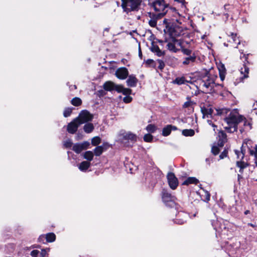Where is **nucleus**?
Listing matches in <instances>:
<instances>
[{
  "label": "nucleus",
  "instance_id": "4d7b16f0",
  "mask_svg": "<svg viewBox=\"0 0 257 257\" xmlns=\"http://www.w3.org/2000/svg\"><path fill=\"white\" fill-rule=\"evenodd\" d=\"M229 6L228 5H224V9H225V10H228V7Z\"/></svg>",
  "mask_w": 257,
  "mask_h": 257
},
{
  "label": "nucleus",
  "instance_id": "49530a36",
  "mask_svg": "<svg viewBox=\"0 0 257 257\" xmlns=\"http://www.w3.org/2000/svg\"><path fill=\"white\" fill-rule=\"evenodd\" d=\"M227 152L226 150H224L223 152L221 153V154L219 156V158L220 159H222L226 157L227 156Z\"/></svg>",
  "mask_w": 257,
  "mask_h": 257
},
{
  "label": "nucleus",
  "instance_id": "c756f323",
  "mask_svg": "<svg viewBox=\"0 0 257 257\" xmlns=\"http://www.w3.org/2000/svg\"><path fill=\"white\" fill-rule=\"evenodd\" d=\"M182 134L185 136H190V137H191V136H193L195 134V132H194V131L193 130H192V129H189V130H187V129H186V130H184L182 131Z\"/></svg>",
  "mask_w": 257,
  "mask_h": 257
},
{
  "label": "nucleus",
  "instance_id": "58836bf2",
  "mask_svg": "<svg viewBox=\"0 0 257 257\" xmlns=\"http://www.w3.org/2000/svg\"><path fill=\"white\" fill-rule=\"evenodd\" d=\"M72 108H66L63 112V115L64 117H67L70 115L72 112Z\"/></svg>",
  "mask_w": 257,
  "mask_h": 257
},
{
  "label": "nucleus",
  "instance_id": "ea45409f",
  "mask_svg": "<svg viewBox=\"0 0 257 257\" xmlns=\"http://www.w3.org/2000/svg\"><path fill=\"white\" fill-rule=\"evenodd\" d=\"M144 140L146 142H151L153 140V136L151 134H146L144 137Z\"/></svg>",
  "mask_w": 257,
  "mask_h": 257
},
{
  "label": "nucleus",
  "instance_id": "393cba45",
  "mask_svg": "<svg viewBox=\"0 0 257 257\" xmlns=\"http://www.w3.org/2000/svg\"><path fill=\"white\" fill-rule=\"evenodd\" d=\"M90 166V163L88 161H83L79 165L78 168L81 171H86Z\"/></svg>",
  "mask_w": 257,
  "mask_h": 257
},
{
  "label": "nucleus",
  "instance_id": "f704fd0d",
  "mask_svg": "<svg viewBox=\"0 0 257 257\" xmlns=\"http://www.w3.org/2000/svg\"><path fill=\"white\" fill-rule=\"evenodd\" d=\"M185 80L184 77H177L173 81V83L174 84L181 85L184 84L185 83Z\"/></svg>",
  "mask_w": 257,
  "mask_h": 257
},
{
  "label": "nucleus",
  "instance_id": "13d9d810",
  "mask_svg": "<svg viewBox=\"0 0 257 257\" xmlns=\"http://www.w3.org/2000/svg\"><path fill=\"white\" fill-rule=\"evenodd\" d=\"M249 213V210H246L245 212H244V214L245 215L248 214Z\"/></svg>",
  "mask_w": 257,
  "mask_h": 257
},
{
  "label": "nucleus",
  "instance_id": "e2e57ef3",
  "mask_svg": "<svg viewBox=\"0 0 257 257\" xmlns=\"http://www.w3.org/2000/svg\"><path fill=\"white\" fill-rule=\"evenodd\" d=\"M205 35L202 36V39H204L205 38Z\"/></svg>",
  "mask_w": 257,
  "mask_h": 257
},
{
  "label": "nucleus",
  "instance_id": "de8ad7c7",
  "mask_svg": "<svg viewBox=\"0 0 257 257\" xmlns=\"http://www.w3.org/2000/svg\"><path fill=\"white\" fill-rule=\"evenodd\" d=\"M39 252V251L37 250H33L31 251V255L33 257H36L38 255Z\"/></svg>",
  "mask_w": 257,
  "mask_h": 257
},
{
  "label": "nucleus",
  "instance_id": "a18cd8bd",
  "mask_svg": "<svg viewBox=\"0 0 257 257\" xmlns=\"http://www.w3.org/2000/svg\"><path fill=\"white\" fill-rule=\"evenodd\" d=\"M158 63L159 65L158 66V68L160 69H163L165 66V64L164 62L161 60H158Z\"/></svg>",
  "mask_w": 257,
  "mask_h": 257
},
{
  "label": "nucleus",
  "instance_id": "c9c22d12",
  "mask_svg": "<svg viewBox=\"0 0 257 257\" xmlns=\"http://www.w3.org/2000/svg\"><path fill=\"white\" fill-rule=\"evenodd\" d=\"M147 131L151 133H154L156 130V126L154 124H149L146 127Z\"/></svg>",
  "mask_w": 257,
  "mask_h": 257
},
{
  "label": "nucleus",
  "instance_id": "4be33fe9",
  "mask_svg": "<svg viewBox=\"0 0 257 257\" xmlns=\"http://www.w3.org/2000/svg\"><path fill=\"white\" fill-rule=\"evenodd\" d=\"M107 149V145L104 144L96 147L94 150V154L96 156H100L103 152Z\"/></svg>",
  "mask_w": 257,
  "mask_h": 257
},
{
  "label": "nucleus",
  "instance_id": "dca6fc26",
  "mask_svg": "<svg viewBox=\"0 0 257 257\" xmlns=\"http://www.w3.org/2000/svg\"><path fill=\"white\" fill-rule=\"evenodd\" d=\"M196 56L194 53L190 56L186 57L182 62L184 65H187L193 63L196 60Z\"/></svg>",
  "mask_w": 257,
  "mask_h": 257
},
{
  "label": "nucleus",
  "instance_id": "423d86ee",
  "mask_svg": "<svg viewBox=\"0 0 257 257\" xmlns=\"http://www.w3.org/2000/svg\"><path fill=\"white\" fill-rule=\"evenodd\" d=\"M167 42V48L171 52L176 53L182 48V42L180 40L172 38Z\"/></svg>",
  "mask_w": 257,
  "mask_h": 257
},
{
  "label": "nucleus",
  "instance_id": "7ed1b4c3",
  "mask_svg": "<svg viewBox=\"0 0 257 257\" xmlns=\"http://www.w3.org/2000/svg\"><path fill=\"white\" fill-rule=\"evenodd\" d=\"M158 17H163L167 13V5L164 0H156L151 4Z\"/></svg>",
  "mask_w": 257,
  "mask_h": 257
},
{
  "label": "nucleus",
  "instance_id": "680f3d73",
  "mask_svg": "<svg viewBox=\"0 0 257 257\" xmlns=\"http://www.w3.org/2000/svg\"><path fill=\"white\" fill-rule=\"evenodd\" d=\"M249 225H250V226H252V227H254V225H253V224H251V223L249 224Z\"/></svg>",
  "mask_w": 257,
  "mask_h": 257
},
{
  "label": "nucleus",
  "instance_id": "f257e3e1",
  "mask_svg": "<svg viewBox=\"0 0 257 257\" xmlns=\"http://www.w3.org/2000/svg\"><path fill=\"white\" fill-rule=\"evenodd\" d=\"M217 75L212 71H210L202 76L199 80V87L206 93L215 92L216 90L215 87L219 86L215 82Z\"/></svg>",
  "mask_w": 257,
  "mask_h": 257
},
{
  "label": "nucleus",
  "instance_id": "9b49d317",
  "mask_svg": "<svg viewBox=\"0 0 257 257\" xmlns=\"http://www.w3.org/2000/svg\"><path fill=\"white\" fill-rule=\"evenodd\" d=\"M115 75L118 79H125L128 75V71L125 67H120L116 70Z\"/></svg>",
  "mask_w": 257,
  "mask_h": 257
},
{
  "label": "nucleus",
  "instance_id": "f03ea898",
  "mask_svg": "<svg viewBox=\"0 0 257 257\" xmlns=\"http://www.w3.org/2000/svg\"><path fill=\"white\" fill-rule=\"evenodd\" d=\"M243 119V116L240 115L237 109L229 111V113L224 118V121L227 125L224 128L228 133H233L237 130V125L241 122Z\"/></svg>",
  "mask_w": 257,
  "mask_h": 257
},
{
  "label": "nucleus",
  "instance_id": "a211bd4d",
  "mask_svg": "<svg viewBox=\"0 0 257 257\" xmlns=\"http://www.w3.org/2000/svg\"><path fill=\"white\" fill-rule=\"evenodd\" d=\"M201 111L203 115L204 118H211L212 117V114L213 110L210 107L208 108H201Z\"/></svg>",
  "mask_w": 257,
  "mask_h": 257
},
{
  "label": "nucleus",
  "instance_id": "a19ab883",
  "mask_svg": "<svg viewBox=\"0 0 257 257\" xmlns=\"http://www.w3.org/2000/svg\"><path fill=\"white\" fill-rule=\"evenodd\" d=\"M64 146L66 148H70L72 145V142L70 139H68L64 142Z\"/></svg>",
  "mask_w": 257,
  "mask_h": 257
},
{
  "label": "nucleus",
  "instance_id": "c85d7f7f",
  "mask_svg": "<svg viewBox=\"0 0 257 257\" xmlns=\"http://www.w3.org/2000/svg\"><path fill=\"white\" fill-rule=\"evenodd\" d=\"M83 129L86 133H90L94 130V126L92 123H88L84 125Z\"/></svg>",
  "mask_w": 257,
  "mask_h": 257
},
{
  "label": "nucleus",
  "instance_id": "5fc2aeb1",
  "mask_svg": "<svg viewBox=\"0 0 257 257\" xmlns=\"http://www.w3.org/2000/svg\"><path fill=\"white\" fill-rule=\"evenodd\" d=\"M253 106L254 109L257 110V102H256L255 103H254Z\"/></svg>",
  "mask_w": 257,
  "mask_h": 257
},
{
  "label": "nucleus",
  "instance_id": "09e8293b",
  "mask_svg": "<svg viewBox=\"0 0 257 257\" xmlns=\"http://www.w3.org/2000/svg\"><path fill=\"white\" fill-rule=\"evenodd\" d=\"M186 221L184 219H176V222L178 223V224H183Z\"/></svg>",
  "mask_w": 257,
  "mask_h": 257
},
{
  "label": "nucleus",
  "instance_id": "f3484780",
  "mask_svg": "<svg viewBox=\"0 0 257 257\" xmlns=\"http://www.w3.org/2000/svg\"><path fill=\"white\" fill-rule=\"evenodd\" d=\"M150 17L151 19L149 21V24L150 26L152 27H155L157 25V20L158 19H160L162 17H158L157 14L150 13Z\"/></svg>",
  "mask_w": 257,
  "mask_h": 257
},
{
  "label": "nucleus",
  "instance_id": "f8f14e48",
  "mask_svg": "<svg viewBox=\"0 0 257 257\" xmlns=\"http://www.w3.org/2000/svg\"><path fill=\"white\" fill-rule=\"evenodd\" d=\"M218 146L222 147L227 141L226 135L222 131H220L218 133Z\"/></svg>",
  "mask_w": 257,
  "mask_h": 257
},
{
  "label": "nucleus",
  "instance_id": "412c9836",
  "mask_svg": "<svg viewBox=\"0 0 257 257\" xmlns=\"http://www.w3.org/2000/svg\"><path fill=\"white\" fill-rule=\"evenodd\" d=\"M218 69L219 73L220 78L221 81H223L226 74V69L224 65L222 64H220L218 66Z\"/></svg>",
  "mask_w": 257,
  "mask_h": 257
},
{
  "label": "nucleus",
  "instance_id": "1a4fd4ad",
  "mask_svg": "<svg viewBox=\"0 0 257 257\" xmlns=\"http://www.w3.org/2000/svg\"><path fill=\"white\" fill-rule=\"evenodd\" d=\"M90 144L88 142H84L82 143H76L73 146L72 150L77 154L88 148Z\"/></svg>",
  "mask_w": 257,
  "mask_h": 257
},
{
  "label": "nucleus",
  "instance_id": "aec40b11",
  "mask_svg": "<svg viewBox=\"0 0 257 257\" xmlns=\"http://www.w3.org/2000/svg\"><path fill=\"white\" fill-rule=\"evenodd\" d=\"M116 91L119 93L121 92L124 95H128L131 93L132 90L129 88H124L121 85H118L116 87Z\"/></svg>",
  "mask_w": 257,
  "mask_h": 257
},
{
  "label": "nucleus",
  "instance_id": "bf43d9fd",
  "mask_svg": "<svg viewBox=\"0 0 257 257\" xmlns=\"http://www.w3.org/2000/svg\"><path fill=\"white\" fill-rule=\"evenodd\" d=\"M139 56H140V57H141L142 56V52H141L140 49L139 50Z\"/></svg>",
  "mask_w": 257,
  "mask_h": 257
},
{
  "label": "nucleus",
  "instance_id": "ddd939ff",
  "mask_svg": "<svg viewBox=\"0 0 257 257\" xmlns=\"http://www.w3.org/2000/svg\"><path fill=\"white\" fill-rule=\"evenodd\" d=\"M162 199L164 202H168L170 201H174L175 197L171 195L166 191H164L162 193Z\"/></svg>",
  "mask_w": 257,
  "mask_h": 257
},
{
  "label": "nucleus",
  "instance_id": "8fccbe9b",
  "mask_svg": "<svg viewBox=\"0 0 257 257\" xmlns=\"http://www.w3.org/2000/svg\"><path fill=\"white\" fill-rule=\"evenodd\" d=\"M205 198H206L207 201H208L210 200V194L207 191H206L205 192Z\"/></svg>",
  "mask_w": 257,
  "mask_h": 257
},
{
  "label": "nucleus",
  "instance_id": "052dcab7",
  "mask_svg": "<svg viewBox=\"0 0 257 257\" xmlns=\"http://www.w3.org/2000/svg\"><path fill=\"white\" fill-rule=\"evenodd\" d=\"M254 203L255 205H257V199L254 201Z\"/></svg>",
  "mask_w": 257,
  "mask_h": 257
},
{
  "label": "nucleus",
  "instance_id": "6e6552de",
  "mask_svg": "<svg viewBox=\"0 0 257 257\" xmlns=\"http://www.w3.org/2000/svg\"><path fill=\"white\" fill-rule=\"evenodd\" d=\"M167 179L170 188L175 189L178 185V181L174 174L169 173L167 175Z\"/></svg>",
  "mask_w": 257,
  "mask_h": 257
},
{
  "label": "nucleus",
  "instance_id": "4c0bfd02",
  "mask_svg": "<svg viewBox=\"0 0 257 257\" xmlns=\"http://www.w3.org/2000/svg\"><path fill=\"white\" fill-rule=\"evenodd\" d=\"M243 122V125L247 128L248 130H250L251 128V123L246 120V119L243 117V120L241 121V122Z\"/></svg>",
  "mask_w": 257,
  "mask_h": 257
},
{
  "label": "nucleus",
  "instance_id": "4468645a",
  "mask_svg": "<svg viewBox=\"0 0 257 257\" xmlns=\"http://www.w3.org/2000/svg\"><path fill=\"white\" fill-rule=\"evenodd\" d=\"M150 49L152 52L156 53V55L159 57L163 56L165 54L164 51H161L159 47L157 45H155L154 43H152Z\"/></svg>",
  "mask_w": 257,
  "mask_h": 257
},
{
  "label": "nucleus",
  "instance_id": "0e129e2a",
  "mask_svg": "<svg viewBox=\"0 0 257 257\" xmlns=\"http://www.w3.org/2000/svg\"><path fill=\"white\" fill-rule=\"evenodd\" d=\"M238 179L240 177V175H238Z\"/></svg>",
  "mask_w": 257,
  "mask_h": 257
},
{
  "label": "nucleus",
  "instance_id": "0eeeda50",
  "mask_svg": "<svg viewBox=\"0 0 257 257\" xmlns=\"http://www.w3.org/2000/svg\"><path fill=\"white\" fill-rule=\"evenodd\" d=\"M92 118V115L87 110H82L79 116L76 118V119H78V121L80 124L90 121Z\"/></svg>",
  "mask_w": 257,
  "mask_h": 257
},
{
  "label": "nucleus",
  "instance_id": "a878e982",
  "mask_svg": "<svg viewBox=\"0 0 257 257\" xmlns=\"http://www.w3.org/2000/svg\"><path fill=\"white\" fill-rule=\"evenodd\" d=\"M198 180L195 177H188L183 182L182 185H188L191 184H196L198 183Z\"/></svg>",
  "mask_w": 257,
  "mask_h": 257
},
{
  "label": "nucleus",
  "instance_id": "6e6d98bb",
  "mask_svg": "<svg viewBox=\"0 0 257 257\" xmlns=\"http://www.w3.org/2000/svg\"><path fill=\"white\" fill-rule=\"evenodd\" d=\"M177 129L176 127L173 125H172L171 131L172 130H176Z\"/></svg>",
  "mask_w": 257,
  "mask_h": 257
},
{
  "label": "nucleus",
  "instance_id": "2f4dec72",
  "mask_svg": "<svg viewBox=\"0 0 257 257\" xmlns=\"http://www.w3.org/2000/svg\"><path fill=\"white\" fill-rule=\"evenodd\" d=\"M236 165L238 167L240 168L239 171L240 172H242V170L248 166V164L244 162L237 161L236 162Z\"/></svg>",
  "mask_w": 257,
  "mask_h": 257
},
{
  "label": "nucleus",
  "instance_id": "72a5a7b5",
  "mask_svg": "<svg viewBox=\"0 0 257 257\" xmlns=\"http://www.w3.org/2000/svg\"><path fill=\"white\" fill-rule=\"evenodd\" d=\"M101 142V139L98 137H95L91 140V144L93 146H96L99 144Z\"/></svg>",
  "mask_w": 257,
  "mask_h": 257
},
{
  "label": "nucleus",
  "instance_id": "603ef678",
  "mask_svg": "<svg viewBox=\"0 0 257 257\" xmlns=\"http://www.w3.org/2000/svg\"><path fill=\"white\" fill-rule=\"evenodd\" d=\"M231 38L234 42L236 41L238 38H236V35L234 34H231Z\"/></svg>",
  "mask_w": 257,
  "mask_h": 257
},
{
  "label": "nucleus",
  "instance_id": "cd10ccee",
  "mask_svg": "<svg viewBox=\"0 0 257 257\" xmlns=\"http://www.w3.org/2000/svg\"><path fill=\"white\" fill-rule=\"evenodd\" d=\"M93 153L91 151H86L83 154V157L84 159H86L88 162H90L93 160Z\"/></svg>",
  "mask_w": 257,
  "mask_h": 257
},
{
  "label": "nucleus",
  "instance_id": "473e14b6",
  "mask_svg": "<svg viewBox=\"0 0 257 257\" xmlns=\"http://www.w3.org/2000/svg\"><path fill=\"white\" fill-rule=\"evenodd\" d=\"M71 103L74 106H79L82 103V101L80 98L78 97H75L71 100Z\"/></svg>",
  "mask_w": 257,
  "mask_h": 257
},
{
  "label": "nucleus",
  "instance_id": "2eb2a0df",
  "mask_svg": "<svg viewBox=\"0 0 257 257\" xmlns=\"http://www.w3.org/2000/svg\"><path fill=\"white\" fill-rule=\"evenodd\" d=\"M118 85L115 84L111 81L106 82L103 85V88L105 90L112 91L115 90L116 91V87Z\"/></svg>",
  "mask_w": 257,
  "mask_h": 257
},
{
  "label": "nucleus",
  "instance_id": "5701e85b",
  "mask_svg": "<svg viewBox=\"0 0 257 257\" xmlns=\"http://www.w3.org/2000/svg\"><path fill=\"white\" fill-rule=\"evenodd\" d=\"M138 80L136 77L133 75H130L126 81L127 84L130 87H135L137 85Z\"/></svg>",
  "mask_w": 257,
  "mask_h": 257
},
{
  "label": "nucleus",
  "instance_id": "c03bdc74",
  "mask_svg": "<svg viewBox=\"0 0 257 257\" xmlns=\"http://www.w3.org/2000/svg\"><path fill=\"white\" fill-rule=\"evenodd\" d=\"M193 102L191 101H187L185 102L183 104V107L185 108H188L192 106Z\"/></svg>",
  "mask_w": 257,
  "mask_h": 257
},
{
  "label": "nucleus",
  "instance_id": "37998d69",
  "mask_svg": "<svg viewBox=\"0 0 257 257\" xmlns=\"http://www.w3.org/2000/svg\"><path fill=\"white\" fill-rule=\"evenodd\" d=\"M132 97L129 95H126L123 99V101L125 103H130L132 101Z\"/></svg>",
  "mask_w": 257,
  "mask_h": 257
},
{
  "label": "nucleus",
  "instance_id": "3c124183",
  "mask_svg": "<svg viewBox=\"0 0 257 257\" xmlns=\"http://www.w3.org/2000/svg\"><path fill=\"white\" fill-rule=\"evenodd\" d=\"M207 122L208 123V124L209 125H211L214 127V131H215V127H216V125L215 124H214V123H213L211 120L208 119L207 120Z\"/></svg>",
  "mask_w": 257,
  "mask_h": 257
},
{
  "label": "nucleus",
  "instance_id": "7c9ffc66",
  "mask_svg": "<svg viewBox=\"0 0 257 257\" xmlns=\"http://www.w3.org/2000/svg\"><path fill=\"white\" fill-rule=\"evenodd\" d=\"M172 125H168L164 127L162 131V134L164 136H167L170 135L171 132Z\"/></svg>",
  "mask_w": 257,
  "mask_h": 257
},
{
  "label": "nucleus",
  "instance_id": "bb28decb",
  "mask_svg": "<svg viewBox=\"0 0 257 257\" xmlns=\"http://www.w3.org/2000/svg\"><path fill=\"white\" fill-rule=\"evenodd\" d=\"M240 73L243 75L242 78H246L248 77V74L249 72V68L245 65H243V67L240 69Z\"/></svg>",
  "mask_w": 257,
  "mask_h": 257
},
{
  "label": "nucleus",
  "instance_id": "69168bd1",
  "mask_svg": "<svg viewBox=\"0 0 257 257\" xmlns=\"http://www.w3.org/2000/svg\"><path fill=\"white\" fill-rule=\"evenodd\" d=\"M237 44H240V41H239V40H238V42H237Z\"/></svg>",
  "mask_w": 257,
  "mask_h": 257
},
{
  "label": "nucleus",
  "instance_id": "9d476101",
  "mask_svg": "<svg viewBox=\"0 0 257 257\" xmlns=\"http://www.w3.org/2000/svg\"><path fill=\"white\" fill-rule=\"evenodd\" d=\"M80 125V124L79 123L78 119L75 118L68 124L67 131L68 133L73 134L77 131Z\"/></svg>",
  "mask_w": 257,
  "mask_h": 257
},
{
  "label": "nucleus",
  "instance_id": "b1692460",
  "mask_svg": "<svg viewBox=\"0 0 257 257\" xmlns=\"http://www.w3.org/2000/svg\"><path fill=\"white\" fill-rule=\"evenodd\" d=\"M123 138L125 140H130L131 141L136 142L137 140V136L136 135L128 132L123 135Z\"/></svg>",
  "mask_w": 257,
  "mask_h": 257
},
{
  "label": "nucleus",
  "instance_id": "e433bc0d",
  "mask_svg": "<svg viewBox=\"0 0 257 257\" xmlns=\"http://www.w3.org/2000/svg\"><path fill=\"white\" fill-rule=\"evenodd\" d=\"M181 48V50H182V53L188 56H190L191 55H192L193 53H192V50H190V49H186V48H184L183 47H182Z\"/></svg>",
  "mask_w": 257,
  "mask_h": 257
},
{
  "label": "nucleus",
  "instance_id": "79ce46f5",
  "mask_svg": "<svg viewBox=\"0 0 257 257\" xmlns=\"http://www.w3.org/2000/svg\"><path fill=\"white\" fill-rule=\"evenodd\" d=\"M211 151L214 155H216L219 153V149L218 147L214 146L212 147Z\"/></svg>",
  "mask_w": 257,
  "mask_h": 257
},
{
  "label": "nucleus",
  "instance_id": "6ab92c4d",
  "mask_svg": "<svg viewBox=\"0 0 257 257\" xmlns=\"http://www.w3.org/2000/svg\"><path fill=\"white\" fill-rule=\"evenodd\" d=\"M46 238L48 242H53L56 239V236L53 233H49L46 234V236L41 235L39 237V240H42L44 238Z\"/></svg>",
  "mask_w": 257,
  "mask_h": 257
},
{
  "label": "nucleus",
  "instance_id": "20e7f679",
  "mask_svg": "<svg viewBox=\"0 0 257 257\" xmlns=\"http://www.w3.org/2000/svg\"><path fill=\"white\" fill-rule=\"evenodd\" d=\"M142 2V0H125L123 1L122 7L126 12L138 11Z\"/></svg>",
  "mask_w": 257,
  "mask_h": 257
},
{
  "label": "nucleus",
  "instance_id": "864d4df0",
  "mask_svg": "<svg viewBox=\"0 0 257 257\" xmlns=\"http://www.w3.org/2000/svg\"><path fill=\"white\" fill-rule=\"evenodd\" d=\"M46 253V251L45 249H43L41 251V255L42 256H44L45 255V254Z\"/></svg>",
  "mask_w": 257,
  "mask_h": 257
},
{
  "label": "nucleus",
  "instance_id": "39448f33",
  "mask_svg": "<svg viewBox=\"0 0 257 257\" xmlns=\"http://www.w3.org/2000/svg\"><path fill=\"white\" fill-rule=\"evenodd\" d=\"M252 145L253 143L251 140L249 139H244L241 147V152H239L237 151H235L237 158L242 159L244 158L246 152V149L248 150L250 155L251 152L252 151L254 152L255 151V147L254 148V150L251 149L252 147Z\"/></svg>",
  "mask_w": 257,
  "mask_h": 257
}]
</instances>
